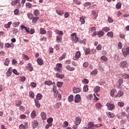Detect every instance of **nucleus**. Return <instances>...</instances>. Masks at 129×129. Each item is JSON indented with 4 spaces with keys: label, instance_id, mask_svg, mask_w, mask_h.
Instances as JSON below:
<instances>
[{
    "label": "nucleus",
    "instance_id": "1",
    "mask_svg": "<svg viewBox=\"0 0 129 129\" xmlns=\"http://www.w3.org/2000/svg\"><path fill=\"white\" fill-rule=\"evenodd\" d=\"M71 37L72 39H73L75 43H77V42H78V37H77V34H76V33H73L71 35Z\"/></svg>",
    "mask_w": 129,
    "mask_h": 129
},
{
    "label": "nucleus",
    "instance_id": "2",
    "mask_svg": "<svg viewBox=\"0 0 129 129\" xmlns=\"http://www.w3.org/2000/svg\"><path fill=\"white\" fill-rule=\"evenodd\" d=\"M81 96L79 94H77L75 97V103H79L81 101Z\"/></svg>",
    "mask_w": 129,
    "mask_h": 129
},
{
    "label": "nucleus",
    "instance_id": "3",
    "mask_svg": "<svg viewBox=\"0 0 129 129\" xmlns=\"http://www.w3.org/2000/svg\"><path fill=\"white\" fill-rule=\"evenodd\" d=\"M122 52L124 57H126L127 54H129V47H127L126 49L122 48Z\"/></svg>",
    "mask_w": 129,
    "mask_h": 129
},
{
    "label": "nucleus",
    "instance_id": "4",
    "mask_svg": "<svg viewBox=\"0 0 129 129\" xmlns=\"http://www.w3.org/2000/svg\"><path fill=\"white\" fill-rule=\"evenodd\" d=\"M106 106H107L109 110H113L115 108L114 105L110 104V103H107L106 104Z\"/></svg>",
    "mask_w": 129,
    "mask_h": 129
},
{
    "label": "nucleus",
    "instance_id": "5",
    "mask_svg": "<svg viewBox=\"0 0 129 129\" xmlns=\"http://www.w3.org/2000/svg\"><path fill=\"white\" fill-rule=\"evenodd\" d=\"M81 56V53L79 51L76 52L75 57H73V60H78Z\"/></svg>",
    "mask_w": 129,
    "mask_h": 129
},
{
    "label": "nucleus",
    "instance_id": "6",
    "mask_svg": "<svg viewBox=\"0 0 129 129\" xmlns=\"http://www.w3.org/2000/svg\"><path fill=\"white\" fill-rule=\"evenodd\" d=\"M38 124H39V123L38 122V121H37V120H34L32 122V125L33 128L37 127Z\"/></svg>",
    "mask_w": 129,
    "mask_h": 129
},
{
    "label": "nucleus",
    "instance_id": "7",
    "mask_svg": "<svg viewBox=\"0 0 129 129\" xmlns=\"http://www.w3.org/2000/svg\"><path fill=\"white\" fill-rule=\"evenodd\" d=\"M127 65V63L125 61H122L120 63V67L121 68H124L125 67H126Z\"/></svg>",
    "mask_w": 129,
    "mask_h": 129
},
{
    "label": "nucleus",
    "instance_id": "8",
    "mask_svg": "<svg viewBox=\"0 0 129 129\" xmlns=\"http://www.w3.org/2000/svg\"><path fill=\"white\" fill-rule=\"evenodd\" d=\"M39 19H40V18H39V17H34L32 19V23L33 25H35V24L37 23V22H38V21H39Z\"/></svg>",
    "mask_w": 129,
    "mask_h": 129
},
{
    "label": "nucleus",
    "instance_id": "9",
    "mask_svg": "<svg viewBox=\"0 0 129 129\" xmlns=\"http://www.w3.org/2000/svg\"><path fill=\"white\" fill-rule=\"evenodd\" d=\"M37 62L38 65H40V66H42V65L44 64V60H43V59H42L41 58H38L37 59Z\"/></svg>",
    "mask_w": 129,
    "mask_h": 129
},
{
    "label": "nucleus",
    "instance_id": "10",
    "mask_svg": "<svg viewBox=\"0 0 129 129\" xmlns=\"http://www.w3.org/2000/svg\"><path fill=\"white\" fill-rule=\"evenodd\" d=\"M81 91V89L80 88L74 87L73 88L74 93H79Z\"/></svg>",
    "mask_w": 129,
    "mask_h": 129
},
{
    "label": "nucleus",
    "instance_id": "11",
    "mask_svg": "<svg viewBox=\"0 0 129 129\" xmlns=\"http://www.w3.org/2000/svg\"><path fill=\"white\" fill-rule=\"evenodd\" d=\"M81 122V118H80V117H77L76 118V122H75L76 124L77 125H79Z\"/></svg>",
    "mask_w": 129,
    "mask_h": 129
},
{
    "label": "nucleus",
    "instance_id": "12",
    "mask_svg": "<svg viewBox=\"0 0 129 129\" xmlns=\"http://www.w3.org/2000/svg\"><path fill=\"white\" fill-rule=\"evenodd\" d=\"M27 69L30 72L33 71L34 70V68L32 67V64L31 63H29L27 66Z\"/></svg>",
    "mask_w": 129,
    "mask_h": 129
},
{
    "label": "nucleus",
    "instance_id": "13",
    "mask_svg": "<svg viewBox=\"0 0 129 129\" xmlns=\"http://www.w3.org/2000/svg\"><path fill=\"white\" fill-rule=\"evenodd\" d=\"M122 95H123V92L119 91L117 94L115 95V98H117V97H121Z\"/></svg>",
    "mask_w": 129,
    "mask_h": 129
},
{
    "label": "nucleus",
    "instance_id": "14",
    "mask_svg": "<svg viewBox=\"0 0 129 129\" xmlns=\"http://www.w3.org/2000/svg\"><path fill=\"white\" fill-rule=\"evenodd\" d=\"M97 35L99 38L101 37H103V36H104V32L102 31V30H100L98 31Z\"/></svg>",
    "mask_w": 129,
    "mask_h": 129
},
{
    "label": "nucleus",
    "instance_id": "15",
    "mask_svg": "<svg viewBox=\"0 0 129 129\" xmlns=\"http://www.w3.org/2000/svg\"><path fill=\"white\" fill-rule=\"evenodd\" d=\"M116 93V90L113 89L111 90L110 93V95L112 97H114V95Z\"/></svg>",
    "mask_w": 129,
    "mask_h": 129
},
{
    "label": "nucleus",
    "instance_id": "16",
    "mask_svg": "<svg viewBox=\"0 0 129 129\" xmlns=\"http://www.w3.org/2000/svg\"><path fill=\"white\" fill-rule=\"evenodd\" d=\"M89 129H93V125H94V123L92 121L89 122L88 124Z\"/></svg>",
    "mask_w": 129,
    "mask_h": 129
},
{
    "label": "nucleus",
    "instance_id": "17",
    "mask_svg": "<svg viewBox=\"0 0 129 129\" xmlns=\"http://www.w3.org/2000/svg\"><path fill=\"white\" fill-rule=\"evenodd\" d=\"M108 117H109V118H113V117H114L115 116V115H114V114H113V113H111L110 112H108L107 113Z\"/></svg>",
    "mask_w": 129,
    "mask_h": 129
},
{
    "label": "nucleus",
    "instance_id": "18",
    "mask_svg": "<svg viewBox=\"0 0 129 129\" xmlns=\"http://www.w3.org/2000/svg\"><path fill=\"white\" fill-rule=\"evenodd\" d=\"M35 103L36 107L38 108L41 107V104H40V102L38 100H35Z\"/></svg>",
    "mask_w": 129,
    "mask_h": 129
},
{
    "label": "nucleus",
    "instance_id": "19",
    "mask_svg": "<svg viewBox=\"0 0 129 129\" xmlns=\"http://www.w3.org/2000/svg\"><path fill=\"white\" fill-rule=\"evenodd\" d=\"M66 69L69 71H74V70H75V68L71 67L70 66H67Z\"/></svg>",
    "mask_w": 129,
    "mask_h": 129
},
{
    "label": "nucleus",
    "instance_id": "20",
    "mask_svg": "<svg viewBox=\"0 0 129 129\" xmlns=\"http://www.w3.org/2000/svg\"><path fill=\"white\" fill-rule=\"evenodd\" d=\"M44 84L45 85H48L49 86H51V85H53V82L51 81H45L44 82Z\"/></svg>",
    "mask_w": 129,
    "mask_h": 129
},
{
    "label": "nucleus",
    "instance_id": "21",
    "mask_svg": "<svg viewBox=\"0 0 129 129\" xmlns=\"http://www.w3.org/2000/svg\"><path fill=\"white\" fill-rule=\"evenodd\" d=\"M64 75L63 74H60L59 73H56V77L57 78H60V79H62V78H64Z\"/></svg>",
    "mask_w": 129,
    "mask_h": 129
},
{
    "label": "nucleus",
    "instance_id": "22",
    "mask_svg": "<svg viewBox=\"0 0 129 129\" xmlns=\"http://www.w3.org/2000/svg\"><path fill=\"white\" fill-rule=\"evenodd\" d=\"M36 116H37V115L36 114V111L35 110L32 111L31 113V118H35V117H36Z\"/></svg>",
    "mask_w": 129,
    "mask_h": 129
},
{
    "label": "nucleus",
    "instance_id": "23",
    "mask_svg": "<svg viewBox=\"0 0 129 129\" xmlns=\"http://www.w3.org/2000/svg\"><path fill=\"white\" fill-rule=\"evenodd\" d=\"M41 118L43 120H45V119H47V116L46 115V113L45 112H42L41 113Z\"/></svg>",
    "mask_w": 129,
    "mask_h": 129
},
{
    "label": "nucleus",
    "instance_id": "24",
    "mask_svg": "<svg viewBox=\"0 0 129 129\" xmlns=\"http://www.w3.org/2000/svg\"><path fill=\"white\" fill-rule=\"evenodd\" d=\"M85 17L82 16L80 18V21L81 24H85Z\"/></svg>",
    "mask_w": 129,
    "mask_h": 129
},
{
    "label": "nucleus",
    "instance_id": "25",
    "mask_svg": "<svg viewBox=\"0 0 129 129\" xmlns=\"http://www.w3.org/2000/svg\"><path fill=\"white\" fill-rule=\"evenodd\" d=\"M42 97H43V95L40 93H38L36 96V99H35V100H41Z\"/></svg>",
    "mask_w": 129,
    "mask_h": 129
},
{
    "label": "nucleus",
    "instance_id": "26",
    "mask_svg": "<svg viewBox=\"0 0 129 129\" xmlns=\"http://www.w3.org/2000/svg\"><path fill=\"white\" fill-rule=\"evenodd\" d=\"M68 100H69V102H70V103H71L74 100L73 95H71L70 96H69Z\"/></svg>",
    "mask_w": 129,
    "mask_h": 129
},
{
    "label": "nucleus",
    "instance_id": "27",
    "mask_svg": "<svg viewBox=\"0 0 129 129\" xmlns=\"http://www.w3.org/2000/svg\"><path fill=\"white\" fill-rule=\"evenodd\" d=\"M91 53V51H90V48H87L85 51V55H89Z\"/></svg>",
    "mask_w": 129,
    "mask_h": 129
},
{
    "label": "nucleus",
    "instance_id": "28",
    "mask_svg": "<svg viewBox=\"0 0 129 129\" xmlns=\"http://www.w3.org/2000/svg\"><path fill=\"white\" fill-rule=\"evenodd\" d=\"M95 93H97V92H99L100 91V87L98 86H96L94 90Z\"/></svg>",
    "mask_w": 129,
    "mask_h": 129
},
{
    "label": "nucleus",
    "instance_id": "29",
    "mask_svg": "<svg viewBox=\"0 0 129 129\" xmlns=\"http://www.w3.org/2000/svg\"><path fill=\"white\" fill-rule=\"evenodd\" d=\"M19 3H20V0L13 1L11 2V6H16Z\"/></svg>",
    "mask_w": 129,
    "mask_h": 129
},
{
    "label": "nucleus",
    "instance_id": "30",
    "mask_svg": "<svg viewBox=\"0 0 129 129\" xmlns=\"http://www.w3.org/2000/svg\"><path fill=\"white\" fill-rule=\"evenodd\" d=\"M33 14L35 17H38L40 15V12L38 10H35L34 11Z\"/></svg>",
    "mask_w": 129,
    "mask_h": 129
},
{
    "label": "nucleus",
    "instance_id": "31",
    "mask_svg": "<svg viewBox=\"0 0 129 129\" xmlns=\"http://www.w3.org/2000/svg\"><path fill=\"white\" fill-rule=\"evenodd\" d=\"M40 30L41 35H44V34H46V33H47V31L44 28H41Z\"/></svg>",
    "mask_w": 129,
    "mask_h": 129
},
{
    "label": "nucleus",
    "instance_id": "32",
    "mask_svg": "<svg viewBox=\"0 0 129 129\" xmlns=\"http://www.w3.org/2000/svg\"><path fill=\"white\" fill-rule=\"evenodd\" d=\"M56 13L59 16H63V15H64V11H63L56 10Z\"/></svg>",
    "mask_w": 129,
    "mask_h": 129
},
{
    "label": "nucleus",
    "instance_id": "33",
    "mask_svg": "<svg viewBox=\"0 0 129 129\" xmlns=\"http://www.w3.org/2000/svg\"><path fill=\"white\" fill-rule=\"evenodd\" d=\"M107 36L110 37V38H113V32H109L107 33Z\"/></svg>",
    "mask_w": 129,
    "mask_h": 129
},
{
    "label": "nucleus",
    "instance_id": "34",
    "mask_svg": "<svg viewBox=\"0 0 129 129\" xmlns=\"http://www.w3.org/2000/svg\"><path fill=\"white\" fill-rule=\"evenodd\" d=\"M116 9H117V10H119L120 9H121V3H118L116 5Z\"/></svg>",
    "mask_w": 129,
    "mask_h": 129
},
{
    "label": "nucleus",
    "instance_id": "35",
    "mask_svg": "<svg viewBox=\"0 0 129 129\" xmlns=\"http://www.w3.org/2000/svg\"><path fill=\"white\" fill-rule=\"evenodd\" d=\"M83 91L84 92H87L88 91V85H86L84 86Z\"/></svg>",
    "mask_w": 129,
    "mask_h": 129
},
{
    "label": "nucleus",
    "instance_id": "36",
    "mask_svg": "<svg viewBox=\"0 0 129 129\" xmlns=\"http://www.w3.org/2000/svg\"><path fill=\"white\" fill-rule=\"evenodd\" d=\"M123 78H124V79H129V75L126 74H123L122 75Z\"/></svg>",
    "mask_w": 129,
    "mask_h": 129
},
{
    "label": "nucleus",
    "instance_id": "37",
    "mask_svg": "<svg viewBox=\"0 0 129 129\" xmlns=\"http://www.w3.org/2000/svg\"><path fill=\"white\" fill-rule=\"evenodd\" d=\"M29 20H33V18H34V15H33V14L32 13H29L27 15Z\"/></svg>",
    "mask_w": 129,
    "mask_h": 129
},
{
    "label": "nucleus",
    "instance_id": "38",
    "mask_svg": "<svg viewBox=\"0 0 129 129\" xmlns=\"http://www.w3.org/2000/svg\"><path fill=\"white\" fill-rule=\"evenodd\" d=\"M102 30V31H104V32L107 33V32H109V31H110V28H109V27H104Z\"/></svg>",
    "mask_w": 129,
    "mask_h": 129
},
{
    "label": "nucleus",
    "instance_id": "39",
    "mask_svg": "<svg viewBox=\"0 0 129 129\" xmlns=\"http://www.w3.org/2000/svg\"><path fill=\"white\" fill-rule=\"evenodd\" d=\"M15 105H16L18 107H20V105H22V101L19 100L16 102Z\"/></svg>",
    "mask_w": 129,
    "mask_h": 129
},
{
    "label": "nucleus",
    "instance_id": "40",
    "mask_svg": "<svg viewBox=\"0 0 129 129\" xmlns=\"http://www.w3.org/2000/svg\"><path fill=\"white\" fill-rule=\"evenodd\" d=\"M101 60H102V61H104V62H106L108 60V58L105 56L103 55L101 57Z\"/></svg>",
    "mask_w": 129,
    "mask_h": 129
},
{
    "label": "nucleus",
    "instance_id": "41",
    "mask_svg": "<svg viewBox=\"0 0 129 129\" xmlns=\"http://www.w3.org/2000/svg\"><path fill=\"white\" fill-rule=\"evenodd\" d=\"M20 10H19V9H16L14 11V14L15 15H16V16H19L20 15Z\"/></svg>",
    "mask_w": 129,
    "mask_h": 129
},
{
    "label": "nucleus",
    "instance_id": "42",
    "mask_svg": "<svg viewBox=\"0 0 129 129\" xmlns=\"http://www.w3.org/2000/svg\"><path fill=\"white\" fill-rule=\"evenodd\" d=\"M26 7L28 8V9H31L32 4L30 3H26Z\"/></svg>",
    "mask_w": 129,
    "mask_h": 129
},
{
    "label": "nucleus",
    "instance_id": "43",
    "mask_svg": "<svg viewBox=\"0 0 129 129\" xmlns=\"http://www.w3.org/2000/svg\"><path fill=\"white\" fill-rule=\"evenodd\" d=\"M9 64H10V59H9V58H6L5 59V65H6V66H9Z\"/></svg>",
    "mask_w": 129,
    "mask_h": 129
},
{
    "label": "nucleus",
    "instance_id": "44",
    "mask_svg": "<svg viewBox=\"0 0 129 129\" xmlns=\"http://www.w3.org/2000/svg\"><path fill=\"white\" fill-rule=\"evenodd\" d=\"M30 86L33 88H35V87H37V83L35 82H32L30 84Z\"/></svg>",
    "mask_w": 129,
    "mask_h": 129
},
{
    "label": "nucleus",
    "instance_id": "45",
    "mask_svg": "<svg viewBox=\"0 0 129 129\" xmlns=\"http://www.w3.org/2000/svg\"><path fill=\"white\" fill-rule=\"evenodd\" d=\"M19 25H20V22H14L13 23V27H14L15 28H17V27H19Z\"/></svg>",
    "mask_w": 129,
    "mask_h": 129
},
{
    "label": "nucleus",
    "instance_id": "46",
    "mask_svg": "<svg viewBox=\"0 0 129 129\" xmlns=\"http://www.w3.org/2000/svg\"><path fill=\"white\" fill-rule=\"evenodd\" d=\"M73 2L78 6L81 5V2L79 1V0H73Z\"/></svg>",
    "mask_w": 129,
    "mask_h": 129
},
{
    "label": "nucleus",
    "instance_id": "47",
    "mask_svg": "<svg viewBox=\"0 0 129 129\" xmlns=\"http://www.w3.org/2000/svg\"><path fill=\"white\" fill-rule=\"evenodd\" d=\"M82 82L84 83V84H88V83H89V81H88V80L87 79H84Z\"/></svg>",
    "mask_w": 129,
    "mask_h": 129
},
{
    "label": "nucleus",
    "instance_id": "48",
    "mask_svg": "<svg viewBox=\"0 0 129 129\" xmlns=\"http://www.w3.org/2000/svg\"><path fill=\"white\" fill-rule=\"evenodd\" d=\"M97 70H94L92 72H91L90 74L91 75H96L97 74Z\"/></svg>",
    "mask_w": 129,
    "mask_h": 129
},
{
    "label": "nucleus",
    "instance_id": "49",
    "mask_svg": "<svg viewBox=\"0 0 129 129\" xmlns=\"http://www.w3.org/2000/svg\"><path fill=\"white\" fill-rule=\"evenodd\" d=\"M61 40H62V38H61V36H56L57 43H59V42H61Z\"/></svg>",
    "mask_w": 129,
    "mask_h": 129
},
{
    "label": "nucleus",
    "instance_id": "50",
    "mask_svg": "<svg viewBox=\"0 0 129 129\" xmlns=\"http://www.w3.org/2000/svg\"><path fill=\"white\" fill-rule=\"evenodd\" d=\"M56 85L57 87H62V86L63 85V82H58L56 83Z\"/></svg>",
    "mask_w": 129,
    "mask_h": 129
},
{
    "label": "nucleus",
    "instance_id": "51",
    "mask_svg": "<svg viewBox=\"0 0 129 129\" xmlns=\"http://www.w3.org/2000/svg\"><path fill=\"white\" fill-rule=\"evenodd\" d=\"M11 25H12V22H9L7 24L5 25V27L7 28H11Z\"/></svg>",
    "mask_w": 129,
    "mask_h": 129
},
{
    "label": "nucleus",
    "instance_id": "52",
    "mask_svg": "<svg viewBox=\"0 0 129 129\" xmlns=\"http://www.w3.org/2000/svg\"><path fill=\"white\" fill-rule=\"evenodd\" d=\"M12 44H13V43H11V44H10L9 43H7L5 44V47L6 48H7V49H9V48H11V47L12 46Z\"/></svg>",
    "mask_w": 129,
    "mask_h": 129
},
{
    "label": "nucleus",
    "instance_id": "53",
    "mask_svg": "<svg viewBox=\"0 0 129 129\" xmlns=\"http://www.w3.org/2000/svg\"><path fill=\"white\" fill-rule=\"evenodd\" d=\"M47 123H52L53 122V118H49L47 120Z\"/></svg>",
    "mask_w": 129,
    "mask_h": 129
},
{
    "label": "nucleus",
    "instance_id": "54",
    "mask_svg": "<svg viewBox=\"0 0 129 129\" xmlns=\"http://www.w3.org/2000/svg\"><path fill=\"white\" fill-rule=\"evenodd\" d=\"M12 75V71H11L10 70H8L7 72V77H10Z\"/></svg>",
    "mask_w": 129,
    "mask_h": 129
},
{
    "label": "nucleus",
    "instance_id": "55",
    "mask_svg": "<svg viewBox=\"0 0 129 129\" xmlns=\"http://www.w3.org/2000/svg\"><path fill=\"white\" fill-rule=\"evenodd\" d=\"M56 33H57V34H58L60 36H63V35H64V33H63V31H61L59 30H57L56 31Z\"/></svg>",
    "mask_w": 129,
    "mask_h": 129
},
{
    "label": "nucleus",
    "instance_id": "56",
    "mask_svg": "<svg viewBox=\"0 0 129 129\" xmlns=\"http://www.w3.org/2000/svg\"><path fill=\"white\" fill-rule=\"evenodd\" d=\"M29 96L30 97H32V98H34L35 97V95L34 94V92L31 91L29 92Z\"/></svg>",
    "mask_w": 129,
    "mask_h": 129
},
{
    "label": "nucleus",
    "instance_id": "57",
    "mask_svg": "<svg viewBox=\"0 0 129 129\" xmlns=\"http://www.w3.org/2000/svg\"><path fill=\"white\" fill-rule=\"evenodd\" d=\"M88 6H91V3H90V2H86L84 4L85 7H88Z\"/></svg>",
    "mask_w": 129,
    "mask_h": 129
},
{
    "label": "nucleus",
    "instance_id": "58",
    "mask_svg": "<svg viewBox=\"0 0 129 129\" xmlns=\"http://www.w3.org/2000/svg\"><path fill=\"white\" fill-rule=\"evenodd\" d=\"M124 105V103L120 102H118V106H119V107H122Z\"/></svg>",
    "mask_w": 129,
    "mask_h": 129
},
{
    "label": "nucleus",
    "instance_id": "59",
    "mask_svg": "<svg viewBox=\"0 0 129 129\" xmlns=\"http://www.w3.org/2000/svg\"><path fill=\"white\" fill-rule=\"evenodd\" d=\"M118 83L119 86L121 85V83H123V80H122V79H119L118 81Z\"/></svg>",
    "mask_w": 129,
    "mask_h": 129
},
{
    "label": "nucleus",
    "instance_id": "60",
    "mask_svg": "<svg viewBox=\"0 0 129 129\" xmlns=\"http://www.w3.org/2000/svg\"><path fill=\"white\" fill-rule=\"evenodd\" d=\"M102 48V46H101V44H98V46L96 47V50H101Z\"/></svg>",
    "mask_w": 129,
    "mask_h": 129
},
{
    "label": "nucleus",
    "instance_id": "61",
    "mask_svg": "<svg viewBox=\"0 0 129 129\" xmlns=\"http://www.w3.org/2000/svg\"><path fill=\"white\" fill-rule=\"evenodd\" d=\"M55 71H57V72H62V70L60 68H55Z\"/></svg>",
    "mask_w": 129,
    "mask_h": 129
},
{
    "label": "nucleus",
    "instance_id": "62",
    "mask_svg": "<svg viewBox=\"0 0 129 129\" xmlns=\"http://www.w3.org/2000/svg\"><path fill=\"white\" fill-rule=\"evenodd\" d=\"M107 21L108 23H113V19L111 17H108Z\"/></svg>",
    "mask_w": 129,
    "mask_h": 129
},
{
    "label": "nucleus",
    "instance_id": "63",
    "mask_svg": "<svg viewBox=\"0 0 129 129\" xmlns=\"http://www.w3.org/2000/svg\"><path fill=\"white\" fill-rule=\"evenodd\" d=\"M96 107H97V108H98L99 109H100V108H101V104L100 103H97L96 105Z\"/></svg>",
    "mask_w": 129,
    "mask_h": 129
},
{
    "label": "nucleus",
    "instance_id": "64",
    "mask_svg": "<svg viewBox=\"0 0 129 129\" xmlns=\"http://www.w3.org/2000/svg\"><path fill=\"white\" fill-rule=\"evenodd\" d=\"M19 129H26L25 127V125H24V124H21L19 125Z\"/></svg>",
    "mask_w": 129,
    "mask_h": 129
}]
</instances>
